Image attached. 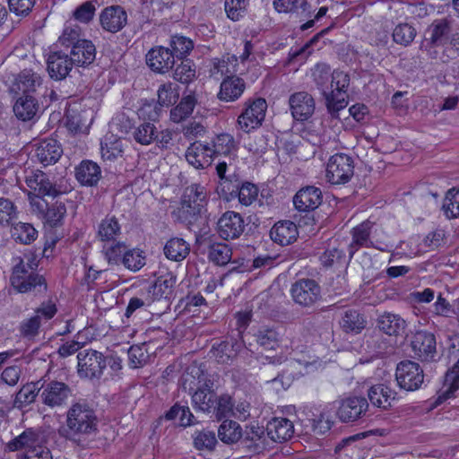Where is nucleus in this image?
I'll list each match as a JSON object with an SVG mask.
<instances>
[{
	"label": "nucleus",
	"instance_id": "39448f33",
	"mask_svg": "<svg viewBox=\"0 0 459 459\" xmlns=\"http://www.w3.org/2000/svg\"><path fill=\"white\" fill-rule=\"evenodd\" d=\"M353 174L354 162L349 155L336 153L329 159L326 167V178L331 184H346Z\"/></svg>",
	"mask_w": 459,
	"mask_h": 459
},
{
	"label": "nucleus",
	"instance_id": "a878e982",
	"mask_svg": "<svg viewBox=\"0 0 459 459\" xmlns=\"http://www.w3.org/2000/svg\"><path fill=\"white\" fill-rule=\"evenodd\" d=\"M268 437L274 442H282L294 434L293 423L286 418H274L266 426Z\"/></svg>",
	"mask_w": 459,
	"mask_h": 459
},
{
	"label": "nucleus",
	"instance_id": "3c124183",
	"mask_svg": "<svg viewBox=\"0 0 459 459\" xmlns=\"http://www.w3.org/2000/svg\"><path fill=\"white\" fill-rule=\"evenodd\" d=\"M342 327L347 333H359L365 327V320L357 310L349 309L342 316Z\"/></svg>",
	"mask_w": 459,
	"mask_h": 459
},
{
	"label": "nucleus",
	"instance_id": "774afa93",
	"mask_svg": "<svg viewBox=\"0 0 459 459\" xmlns=\"http://www.w3.org/2000/svg\"><path fill=\"white\" fill-rule=\"evenodd\" d=\"M241 186L237 178H231L230 177L224 178L219 181V192L221 195L227 201H230L237 197V192Z\"/></svg>",
	"mask_w": 459,
	"mask_h": 459
},
{
	"label": "nucleus",
	"instance_id": "0eeeda50",
	"mask_svg": "<svg viewBox=\"0 0 459 459\" xmlns=\"http://www.w3.org/2000/svg\"><path fill=\"white\" fill-rule=\"evenodd\" d=\"M290 291L295 304L302 307H311L321 299V287L313 279L297 280Z\"/></svg>",
	"mask_w": 459,
	"mask_h": 459
},
{
	"label": "nucleus",
	"instance_id": "ddd939ff",
	"mask_svg": "<svg viewBox=\"0 0 459 459\" xmlns=\"http://www.w3.org/2000/svg\"><path fill=\"white\" fill-rule=\"evenodd\" d=\"M290 109L297 121H307L316 109V102L311 94L307 91H298L289 98Z\"/></svg>",
	"mask_w": 459,
	"mask_h": 459
},
{
	"label": "nucleus",
	"instance_id": "a211bd4d",
	"mask_svg": "<svg viewBox=\"0 0 459 459\" xmlns=\"http://www.w3.org/2000/svg\"><path fill=\"white\" fill-rule=\"evenodd\" d=\"M35 146V157L43 166L56 163L63 153L60 143L53 138L41 140Z\"/></svg>",
	"mask_w": 459,
	"mask_h": 459
},
{
	"label": "nucleus",
	"instance_id": "ea45409f",
	"mask_svg": "<svg viewBox=\"0 0 459 459\" xmlns=\"http://www.w3.org/2000/svg\"><path fill=\"white\" fill-rule=\"evenodd\" d=\"M186 204H203L205 207L207 204V192L204 186L198 184H192L186 186L184 190L181 202Z\"/></svg>",
	"mask_w": 459,
	"mask_h": 459
},
{
	"label": "nucleus",
	"instance_id": "0e129e2a",
	"mask_svg": "<svg viewBox=\"0 0 459 459\" xmlns=\"http://www.w3.org/2000/svg\"><path fill=\"white\" fill-rule=\"evenodd\" d=\"M212 411L215 414L218 420L230 416L233 411L232 398L229 394L216 395V403Z\"/></svg>",
	"mask_w": 459,
	"mask_h": 459
},
{
	"label": "nucleus",
	"instance_id": "79ce46f5",
	"mask_svg": "<svg viewBox=\"0 0 459 459\" xmlns=\"http://www.w3.org/2000/svg\"><path fill=\"white\" fill-rule=\"evenodd\" d=\"M256 342L265 350H276L280 346L281 336L274 329L261 327L255 333Z\"/></svg>",
	"mask_w": 459,
	"mask_h": 459
},
{
	"label": "nucleus",
	"instance_id": "72a5a7b5",
	"mask_svg": "<svg viewBox=\"0 0 459 459\" xmlns=\"http://www.w3.org/2000/svg\"><path fill=\"white\" fill-rule=\"evenodd\" d=\"M450 31L451 22L446 18L437 19L426 29L422 39L443 44Z\"/></svg>",
	"mask_w": 459,
	"mask_h": 459
},
{
	"label": "nucleus",
	"instance_id": "473e14b6",
	"mask_svg": "<svg viewBox=\"0 0 459 459\" xmlns=\"http://www.w3.org/2000/svg\"><path fill=\"white\" fill-rule=\"evenodd\" d=\"M459 389V358L454 367L448 370L445 377L443 388L438 392L436 400L437 404H441L447 399L451 398Z\"/></svg>",
	"mask_w": 459,
	"mask_h": 459
},
{
	"label": "nucleus",
	"instance_id": "f257e3e1",
	"mask_svg": "<svg viewBox=\"0 0 459 459\" xmlns=\"http://www.w3.org/2000/svg\"><path fill=\"white\" fill-rule=\"evenodd\" d=\"M98 430L94 410L85 403H74L66 411L65 425L58 429V435L72 443L85 447Z\"/></svg>",
	"mask_w": 459,
	"mask_h": 459
},
{
	"label": "nucleus",
	"instance_id": "680f3d73",
	"mask_svg": "<svg viewBox=\"0 0 459 459\" xmlns=\"http://www.w3.org/2000/svg\"><path fill=\"white\" fill-rule=\"evenodd\" d=\"M443 210L447 218L459 216V189L451 188L447 191L443 203Z\"/></svg>",
	"mask_w": 459,
	"mask_h": 459
},
{
	"label": "nucleus",
	"instance_id": "6ab92c4d",
	"mask_svg": "<svg viewBox=\"0 0 459 459\" xmlns=\"http://www.w3.org/2000/svg\"><path fill=\"white\" fill-rule=\"evenodd\" d=\"M44 442L43 433L39 429H27L18 437L7 443L6 447L9 451L14 452L21 449H30L39 446Z\"/></svg>",
	"mask_w": 459,
	"mask_h": 459
},
{
	"label": "nucleus",
	"instance_id": "2eb2a0df",
	"mask_svg": "<svg viewBox=\"0 0 459 459\" xmlns=\"http://www.w3.org/2000/svg\"><path fill=\"white\" fill-rule=\"evenodd\" d=\"M74 65H75V63L70 54L61 50L52 51L48 56L47 68L52 79L63 80L66 78Z\"/></svg>",
	"mask_w": 459,
	"mask_h": 459
},
{
	"label": "nucleus",
	"instance_id": "052dcab7",
	"mask_svg": "<svg viewBox=\"0 0 459 459\" xmlns=\"http://www.w3.org/2000/svg\"><path fill=\"white\" fill-rule=\"evenodd\" d=\"M195 65L189 59L184 60L174 71L173 78L181 83H189L196 76Z\"/></svg>",
	"mask_w": 459,
	"mask_h": 459
},
{
	"label": "nucleus",
	"instance_id": "c03bdc74",
	"mask_svg": "<svg viewBox=\"0 0 459 459\" xmlns=\"http://www.w3.org/2000/svg\"><path fill=\"white\" fill-rule=\"evenodd\" d=\"M196 104V99L194 95H187L181 99L180 102L170 110V119L175 123H179L188 117Z\"/></svg>",
	"mask_w": 459,
	"mask_h": 459
},
{
	"label": "nucleus",
	"instance_id": "e2e57ef3",
	"mask_svg": "<svg viewBox=\"0 0 459 459\" xmlns=\"http://www.w3.org/2000/svg\"><path fill=\"white\" fill-rule=\"evenodd\" d=\"M127 247L123 242L112 243L103 247V253L109 264H119L126 253Z\"/></svg>",
	"mask_w": 459,
	"mask_h": 459
},
{
	"label": "nucleus",
	"instance_id": "f8f14e48",
	"mask_svg": "<svg viewBox=\"0 0 459 459\" xmlns=\"http://www.w3.org/2000/svg\"><path fill=\"white\" fill-rule=\"evenodd\" d=\"M414 357L421 361H433L437 356V342L434 334L419 331L411 342Z\"/></svg>",
	"mask_w": 459,
	"mask_h": 459
},
{
	"label": "nucleus",
	"instance_id": "58836bf2",
	"mask_svg": "<svg viewBox=\"0 0 459 459\" xmlns=\"http://www.w3.org/2000/svg\"><path fill=\"white\" fill-rule=\"evenodd\" d=\"M11 236L16 241L23 245H30L38 237V231L30 223H11Z\"/></svg>",
	"mask_w": 459,
	"mask_h": 459
},
{
	"label": "nucleus",
	"instance_id": "9d476101",
	"mask_svg": "<svg viewBox=\"0 0 459 459\" xmlns=\"http://www.w3.org/2000/svg\"><path fill=\"white\" fill-rule=\"evenodd\" d=\"M246 224L243 217L236 212H225L218 220L216 230L224 240L238 238L244 232Z\"/></svg>",
	"mask_w": 459,
	"mask_h": 459
},
{
	"label": "nucleus",
	"instance_id": "f704fd0d",
	"mask_svg": "<svg viewBox=\"0 0 459 459\" xmlns=\"http://www.w3.org/2000/svg\"><path fill=\"white\" fill-rule=\"evenodd\" d=\"M41 82L40 76L31 70H23L16 78V86L22 95L35 96L37 88L41 86Z\"/></svg>",
	"mask_w": 459,
	"mask_h": 459
},
{
	"label": "nucleus",
	"instance_id": "6e6552de",
	"mask_svg": "<svg viewBox=\"0 0 459 459\" xmlns=\"http://www.w3.org/2000/svg\"><path fill=\"white\" fill-rule=\"evenodd\" d=\"M78 374L82 377L98 378L106 368V360L101 352L95 350H83L78 352Z\"/></svg>",
	"mask_w": 459,
	"mask_h": 459
},
{
	"label": "nucleus",
	"instance_id": "2f4dec72",
	"mask_svg": "<svg viewBox=\"0 0 459 459\" xmlns=\"http://www.w3.org/2000/svg\"><path fill=\"white\" fill-rule=\"evenodd\" d=\"M420 50L426 57L432 61H439L442 64H448L455 57L450 55V49L443 44L421 39Z\"/></svg>",
	"mask_w": 459,
	"mask_h": 459
},
{
	"label": "nucleus",
	"instance_id": "4c0bfd02",
	"mask_svg": "<svg viewBox=\"0 0 459 459\" xmlns=\"http://www.w3.org/2000/svg\"><path fill=\"white\" fill-rule=\"evenodd\" d=\"M205 212L206 208L203 207V204L194 206L180 203V206L174 212V214L181 222L193 225L202 218Z\"/></svg>",
	"mask_w": 459,
	"mask_h": 459
},
{
	"label": "nucleus",
	"instance_id": "5fc2aeb1",
	"mask_svg": "<svg viewBox=\"0 0 459 459\" xmlns=\"http://www.w3.org/2000/svg\"><path fill=\"white\" fill-rule=\"evenodd\" d=\"M41 380L36 383H30L23 385L15 396V403L20 406L27 405L33 403L37 396L39 397V385Z\"/></svg>",
	"mask_w": 459,
	"mask_h": 459
},
{
	"label": "nucleus",
	"instance_id": "a19ab883",
	"mask_svg": "<svg viewBox=\"0 0 459 459\" xmlns=\"http://www.w3.org/2000/svg\"><path fill=\"white\" fill-rule=\"evenodd\" d=\"M120 233L121 227L115 216H107L99 225L98 237L101 241L115 240Z\"/></svg>",
	"mask_w": 459,
	"mask_h": 459
},
{
	"label": "nucleus",
	"instance_id": "20e7f679",
	"mask_svg": "<svg viewBox=\"0 0 459 459\" xmlns=\"http://www.w3.org/2000/svg\"><path fill=\"white\" fill-rule=\"evenodd\" d=\"M39 391L42 403L51 409L66 404L72 395L70 386L57 380H41Z\"/></svg>",
	"mask_w": 459,
	"mask_h": 459
},
{
	"label": "nucleus",
	"instance_id": "de8ad7c7",
	"mask_svg": "<svg viewBox=\"0 0 459 459\" xmlns=\"http://www.w3.org/2000/svg\"><path fill=\"white\" fill-rule=\"evenodd\" d=\"M218 437L224 443H236L241 437V428L236 421L225 420L218 429Z\"/></svg>",
	"mask_w": 459,
	"mask_h": 459
},
{
	"label": "nucleus",
	"instance_id": "5701e85b",
	"mask_svg": "<svg viewBox=\"0 0 459 459\" xmlns=\"http://www.w3.org/2000/svg\"><path fill=\"white\" fill-rule=\"evenodd\" d=\"M26 184L30 190L38 193L37 195L56 196L58 194L56 185L53 184L48 176L41 170L31 171L30 174L26 177Z\"/></svg>",
	"mask_w": 459,
	"mask_h": 459
},
{
	"label": "nucleus",
	"instance_id": "e433bc0d",
	"mask_svg": "<svg viewBox=\"0 0 459 459\" xmlns=\"http://www.w3.org/2000/svg\"><path fill=\"white\" fill-rule=\"evenodd\" d=\"M190 246L183 238H172L164 247V255L169 260L179 262L189 254Z\"/></svg>",
	"mask_w": 459,
	"mask_h": 459
},
{
	"label": "nucleus",
	"instance_id": "412c9836",
	"mask_svg": "<svg viewBox=\"0 0 459 459\" xmlns=\"http://www.w3.org/2000/svg\"><path fill=\"white\" fill-rule=\"evenodd\" d=\"M322 203V192L315 186L301 188L293 197L295 208L299 212H309Z\"/></svg>",
	"mask_w": 459,
	"mask_h": 459
},
{
	"label": "nucleus",
	"instance_id": "cd10ccee",
	"mask_svg": "<svg viewBox=\"0 0 459 459\" xmlns=\"http://www.w3.org/2000/svg\"><path fill=\"white\" fill-rule=\"evenodd\" d=\"M395 395L396 392L384 384L374 385L368 391V397L371 404L383 410H387L392 406Z\"/></svg>",
	"mask_w": 459,
	"mask_h": 459
},
{
	"label": "nucleus",
	"instance_id": "a18cd8bd",
	"mask_svg": "<svg viewBox=\"0 0 459 459\" xmlns=\"http://www.w3.org/2000/svg\"><path fill=\"white\" fill-rule=\"evenodd\" d=\"M273 6L279 13H311L310 4L307 0H273Z\"/></svg>",
	"mask_w": 459,
	"mask_h": 459
},
{
	"label": "nucleus",
	"instance_id": "dca6fc26",
	"mask_svg": "<svg viewBox=\"0 0 459 459\" xmlns=\"http://www.w3.org/2000/svg\"><path fill=\"white\" fill-rule=\"evenodd\" d=\"M100 23L104 30L117 33L126 25L127 13L120 5L108 6L100 14Z\"/></svg>",
	"mask_w": 459,
	"mask_h": 459
},
{
	"label": "nucleus",
	"instance_id": "69168bd1",
	"mask_svg": "<svg viewBox=\"0 0 459 459\" xmlns=\"http://www.w3.org/2000/svg\"><path fill=\"white\" fill-rule=\"evenodd\" d=\"M248 0H225L224 7L227 16L232 21H238L247 11Z\"/></svg>",
	"mask_w": 459,
	"mask_h": 459
},
{
	"label": "nucleus",
	"instance_id": "49530a36",
	"mask_svg": "<svg viewBox=\"0 0 459 459\" xmlns=\"http://www.w3.org/2000/svg\"><path fill=\"white\" fill-rule=\"evenodd\" d=\"M23 286L21 287H13L21 293H26L29 291H36L38 293H45L47 291V283L42 275L30 271V273L23 275Z\"/></svg>",
	"mask_w": 459,
	"mask_h": 459
},
{
	"label": "nucleus",
	"instance_id": "c756f323",
	"mask_svg": "<svg viewBox=\"0 0 459 459\" xmlns=\"http://www.w3.org/2000/svg\"><path fill=\"white\" fill-rule=\"evenodd\" d=\"M377 327L387 335H400L405 331L406 322L399 315L385 312L377 319Z\"/></svg>",
	"mask_w": 459,
	"mask_h": 459
},
{
	"label": "nucleus",
	"instance_id": "37998d69",
	"mask_svg": "<svg viewBox=\"0 0 459 459\" xmlns=\"http://www.w3.org/2000/svg\"><path fill=\"white\" fill-rule=\"evenodd\" d=\"M132 136L136 143L150 145L157 138V127L152 122H142L134 129Z\"/></svg>",
	"mask_w": 459,
	"mask_h": 459
},
{
	"label": "nucleus",
	"instance_id": "8fccbe9b",
	"mask_svg": "<svg viewBox=\"0 0 459 459\" xmlns=\"http://www.w3.org/2000/svg\"><path fill=\"white\" fill-rule=\"evenodd\" d=\"M417 35L416 29L407 23L402 22L396 25L393 30V39L396 44L408 47L411 44Z\"/></svg>",
	"mask_w": 459,
	"mask_h": 459
},
{
	"label": "nucleus",
	"instance_id": "603ef678",
	"mask_svg": "<svg viewBox=\"0 0 459 459\" xmlns=\"http://www.w3.org/2000/svg\"><path fill=\"white\" fill-rule=\"evenodd\" d=\"M170 48L175 58L183 59L194 48V42L189 38L175 35L170 39Z\"/></svg>",
	"mask_w": 459,
	"mask_h": 459
},
{
	"label": "nucleus",
	"instance_id": "1a4fd4ad",
	"mask_svg": "<svg viewBox=\"0 0 459 459\" xmlns=\"http://www.w3.org/2000/svg\"><path fill=\"white\" fill-rule=\"evenodd\" d=\"M266 109L267 103L264 99L258 98L247 102L245 110L238 118L239 127L246 133L257 128L264 119Z\"/></svg>",
	"mask_w": 459,
	"mask_h": 459
},
{
	"label": "nucleus",
	"instance_id": "7ed1b4c3",
	"mask_svg": "<svg viewBox=\"0 0 459 459\" xmlns=\"http://www.w3.org/2000/svg\"><path fill=\"white\" fill-rule=\"evenodd\" d=\"M350 84L348 74L334 70L332 73L331 83L328 92H325V100L328 113L333 118H337L339 111L348 105L346 91Z\"/></svg>",
	"mask_w": 459,
	"mask_h": 459
},
{
	"label": "nucleus",
	"instance_id": "4468645a",
	"mask_svg": "<svg viewBox=\"0 0 459 459\" xmlns=\"http://www.w3.org/2000/svg\"><path fill=\"white\" fill-rule=\"evenodd\" d=\"M146 64L154 73L163 74L174 67L175 57L170 48L158 46L146 54Z\"/></svg>",
	"mask_w": 459,
	"mask_h": 459
},
{
	"label": "nucleus",
	"instance_id": "13d9d810",
	"mask_svg": "<svg viewBox=\"0 0 459 459\" xmlns=\"http://www.w3.org/2000/svg\"><path fill=\"white\" fill-rule=\"evenodd\" d=\"M66 214V208L65 204L56 202L48 205V210L42 220L45 221L51 227H56L61 224L63 219Z\"/></svg>",
	"mask_w": 459,
	"mask_h": 459
},
{
	"label": "nucleus",
	"instance_id": "c9c22d12",
	"mask_svg": "<svg viewBox=\"0 0 459 459\" xmlns=\"http://www.w3.org/2000/svg\"><path fill=\"white\" fill-rule=\"evenodd\" d=\"M19 262L14 265L13 269V273L11 276V282L13 287H21L23 286V275L33 271L36 273L38 268V262L34 257L27 256L26 260L21 257H18Z\"/></svg>",
	"mask_w": 459,
	"mask_h": 459
},
{
	"label": "nucleus",
	"instance_id": "bb28decb",
	"mask_svg": "<svg viewBox=\"0 0 459 459\" xmlns=\"http://www.w3.org/2000/svg\"><path fill=\"white\" fill-rule=\"evenodd\" d=\"M246 83L238 76H227L221 83L218 98L222 101H235L244 92Z\"/></svg>",
	"mask_w": 459,
	"mask_h": 459
},
{
	"label": "nucleus",
	"instance_id": "6e6d98bb",
	"mask_svg": "<svg viewBox=\"0 0 459 459\" xmlns=\"http://www.w3.org/2000/svg\"><path fill=\"white\" fill-rule=\"evenodd\" d=\"M18 217V209L13 201L0 196V226L10 225Z\"/></svg>",
	"mask_w": 459,
	"mask_h": 459
},
{
	"label": "nucleus",
	"instance_id": "4d7b16f0",
	"mask_svg": "<svg viewBox=\"0 0 459 459\" xmlns=\"http://www.w3.org/2000/svg\"><path fill=\"white\" fill-rule=\"evenodd\" d=\"M121 264L132 272L139 271L145 264L143 252L135 248L127 249L126 253H125L122 257Z\"/></svg>",
	"mask_w": 459,
	"mask_h": 459
},
{
	"label": "nucleus",
	"instance_id": "9b49d317",
	"mask_svg": "<svg viewBox=\"0 0 459 459\" xmlns=\"http://www.w3.org/2000/svg\"><path fill=\"white\" fill-rule=\"evenodd\" d=\"M368 409V403L361 396H350L339 402L337 416L342 422H353L362 418Z\"/></svg>",
	"mask_w": 459,
	"mask_h": 459
},
{
	"label": "nucleus",
	"instance_id": "7c9ffc66",
	"mask_svg": "<svg viewBox=\"0 0 459 459\" xmlns=\"http://www.w3.org/2000/svg\"><path fill=\"white\" fill-rule=\"evenodd\" d=\"M39 104L34 95H22L13 105V112L16 117L22 121L32 119L37 114Z\"/></svg>",
	"mask_w": 459,
	"mask_h": 459
},
{
	"label": "nucleus",
	"instance_id": "338daca9",
	"mask_svg": "<svg viewBox=\"0 0 459 459\" xmlns=\"http://www.w3.org/2000/svg\"><path fill=\"white\" fill-rule=\"evenodd\" d=\"M258 188L255 185L246 182L239 186L237 192V197L242 205L248 206L257 198Z\"/></svg>",
	"mask_w": 459,
	"mask_h": 459
},
{
	"label": "nucleus",
	"instance_id": "864d4df0",
	"mask_svg": "<svg viewBox=\"0 0 459 459\" xmlns=\"http://www.w3.org/2000/svg\"><path fill=\"white\" fill-rule=\"evenodd\" d=\"M167 420H178L180 426L187 427L194 423V415L188 406L175 404L166 413Z\"/></svg>",
	"mask_w": 459,
	"mask_h": 459
},
{
	"label": "nucleus",
	"instance_id": "f3484780",
	"mask_svg": "<svg viewBox=\"0 0 459 459\" xmlns=\"http://www.w3.org/2000/svg\"><path fill=\"white\" fill-rule=\"evenodd\" d=\"M212 148L201 142L193 143L186 152L187 162L195 169H204L209 167L214 158Z\"/></svg>",
	"mask_w": 459,
	"mask_h": 459
},
{
	"label": "nucleus",
	"instance_id": "09e8293b",
	"mask_svg": "<svg viewBox=\"0 0 459 459\" xmlns=\"http://www.w3.org/2000/svg\"><path fill=\"white\" fill-rule=\"evenodd\" d=\"M232 255V251L227 244L212 243L208 246V258L217 265L227 264Z\"/></svg>",
	"mask_w": 459,
	"mask_h": 459
},
{
	"label": "nucleus",
	"instance_id": "393cba45",
	"mask_svg": "<svg viewBox=\"0 0 459 459\" xmlns=\"http://www.w3.org/2000/svg\"><path fill=\"white\" fill-rule=\"evenodd\" d=\"M298 236V228L296 224L290 221H278L270 230L272 240L281 246L293 243Z\"/></svg>",
	"mask_w": 459,
	"mask_h": 459
},
{
	"label": "nucleus",
	"instance_id": "423d86ee",
	"mask_svg": "<svg viewBox=\"0 0 459 459\" xmlns=\"http://www.w3.org/2000/svg\"><path fill=\"white\" fill-rule=\"evenodd\" d=\"M395 379L400 388L416 391L424 382V372L417 362L403 360L397 364Z\"/></svg>",
	"mask_w": 459,
	"mask_h": 459
},
{
	"label": "nucleus",
	"instance_id": "aec40b11",
	"mask_svg": "<svg viewBox=\"0 0 459 459\" xmlns=\"http://www.w3.org/2000/svg\"><path fill=\"white\" fill-rule=\"evenodd\" d=\"M176 281V276L171 273H167L159 276L154 283L148 287L146 291L152 302L162 299L169 300L173 296Z\"/></svg>",
	"mask_w": 459,
	"mask_h": 459
},
{
	"label": "nucleus",
	"instance_id": "b1692460",
	"mask_svg": "<svg viewBox=\"0 0 459 459\" xmlns=\"http://www.w3.org/2000/svg\"><path fill=\"white\" fill-rule=\"evenodd\" d=\"M70 56H72L75 65L88 66L91 65L96 58V47L88 39L77 41L75 45L71 48Z\"/></svg>",
	"mask_w": 459,
	"mask_h": 459
},
{
	"label": "nucleus",
	"instance_id": "bf43d9fd",
	"mask_svg": "<svg viewBox=\"0 0 459 459\" xmlns=\"http://www.w3.org/2000/svg\"><path fill=\"white\" fill-rule=\"evenodd\" d=\"M312 75L317 88L325 96V92H328L329 87L327 83L330 77H332L330 66L326 64H317L312 71Z\"/></svg>",
	"mask_w": 459,
	"mask_h": 459
},
{
	"label": "nucleus",
	"instance_id": "c85d7f7f",
	"mask_svg": "<svg viewBox=\"0 0 459 459\" xmlns=\"http://www.w3.org/2000/svg\"><path fill=\"white\" fill-rule=\"evenodd\" d=\"M75 178L83 186H95L101 178L100 166L91 160H82L75 169Z\"/></svg>",
	"mask_w": 459,
	"mask_h": 459
},
{
	"label": "nucleus",
	"instance_id": "4be33fe9",
	"mask_svg": "<svg viewBox=\"0 0 459 459\" xmlns=\"http://www.w3.org/2000/svg\"><path fill=\"white\" fill-rule=\"evenodd\" d=\"M374 223L365 221L351 230L352 241L348 247L350 259L361 247H376L370 239V232Z\"/></svg>",
	"mask_w": 459,
	"mask_h": 459
},
{
	"label": "nucleus",
	"instance_id": "f03ea898",
	"mask_svg": "<svg viewBox=\"0 0 459 459\" xmlns=\"http://www.w3.org/2000/svg\"><path fill=\"white\" fill-rule=\"evenodd\" d=\"M185 382H189L190 389L195 386V390L192 394L194 408L203 412H212L216 403L212 377L204 371L201 365H192L187 368Z\"/></svg>",
	"mask_w": 459,
	"mask_h": 459
}]
</instances>
